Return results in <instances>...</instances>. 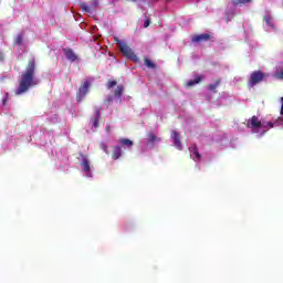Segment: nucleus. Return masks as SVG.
<instances>
[{
  "instance_id": "obj_30",
  "label": "nucleus",
  "mask_w": 283,
  "mask_h": 283,
  "mask_svg": "<svg viewBox=\"0 0 283 283\" xmlns=\"http://www.w3.org/2000/svg\"><path fill=\"white\" fill-rule=\"evenodd\" d=\"M281 103H282V106H281V114L283 116V97H281Z\"/></svg>"
},
{
  "instance_id": "obj_31",
  "label": "nucleus",
  "mask_w": 283,
  "mask_h": 283,
  "mask_svg": "<svg viewBox=\"0 0 283 283\" xmlns=\"http://www.w3.org/2000/svg\"><path fill=\"white\" fill-rule=\"evenodd\" d=\"M0 61H3V54L0 51Z\"/></svg>"
},
{
  "instance_id": "obj_14",
  "label": "nucleus",
  "mask_w": 283,
  "mask_h": 283,
  "mask_svg": "<svg viewBox=\"0 0 283 283\" xmlns=\"http://www.w3.org/2000/svg\"><path fill=\"white\" fill-rule=\"evenodd\" d=\"M98 120H101V108L95 111V118L93 119V127H98Z\"/></svg>"
},
{
  "instance_id": "obj_27",
  "label": "nucleus",
  "mask_w": 283,
  "mask_h": 283,
  "mask_svg": "<svg viewBox=\"0 0 283 283\" xmlns=\"http://www.w3.org/2000/svg\"><path fill=\"white\" fill-rule=\"evenodd\" d=\"M150 24H151V20L146 19L144 23V28H149Z\"/></svg>"
},
{
  "instance_id": "obj_8",
  "label": "nucleus",
  "mask_w": 283,
  "mask_h": 283,
  "mask_svg": "<svg viewBox=\"0 0 283 283\" xmlns=\"http://www.w3.org/2000/svg\"><path fill=\"white\" fill-rule=\"evenodd\" d=\"M80 158L82 160L81 166L83 167V171H85V174H90V171H92V168H90V161L87 160V156H85L83 153H80Z\"/></svg>"
},
{
  "instance_id": "obj_6",
  "label": "nucleus",
  "mask_w": 283,
  "mask_h": 283,
  "mask_svg": "<svg viewBox=\"0 0 283 283\" xmlns=\"http://www.w3.org/2000/svg\"><path fill=\"white\" fill-rule=\"evenodd\" d=\"M207 41H211V34L209 33H202L192 36V43H202Z\"/></svg>"
},
{
  "instance_id": "obj_20",
  "label": "nucleus",
  "mask_w": 283,
  "mask_h": 283,
  "mask_svg": "<svg viewBox=\"0 0 283 283\" xmlns=\"http://www.w3.org/2000/svg\"><path fill=\"white\" fill-rule=\"evenodd\" d=\"M264 21L266 25H269L270 28H273V18L271 15H265Z\"/></svg>"
},
{
  "instance_id": "obj_19",
  "label": "nucleus",
  "mask_w": 283,
  "mask_h": 283,
  "mask_svg": "<svg viewBox=\"0 0 283 283\" xmlns=\"http://www.w3.org/2000/svg\"><path fill=\"white\" fill-rule=\"evenodd\" d=\"M15 45H23V34L19 33L14 41Z\"/></svg>"
},
{
  "instance_id": "obj_18",
  "label": "nucleus",
  "mask_w": 283,
  "mask_h": 283,
  "mask_svg": "<svg viewBox=\"0 0 283 283\" xmlns=\"http://www.w3.org/2000/svg\"><path fill=\"white\" fill-rule=\"evenodd\" d=\"M251 0H232L233 6H244L249 3Z\"/></svg>"
},
{
  "instance_id": "obj_28",
  "label": "nucleus",
  "mask_w": 283,
  "mask_h": 283,
  "mask_svg": "<svg viewBox=\"0 0 283 283\" xmlns=\"http://www.w3.org/2000/svg\"><path fill=\"white\" fill-rule=\"evenodd\" d=\"M114 101V97L113 96H108L106 99H105V103L107 105H109V103H112Z\"/></svg>"
},
{
  "instance_id": "obj_5",
  "label": "nucleus",
  "mask_w": 283,
  "mask_h": 283,
  "mask_svg": "<svg viewBox=\"0 0 283 283\" xmlns=\"http://www.w3.org/2000/svg\"><path fill=\"white\" fill-rule=\"evenodd\" d=\"M248 127L252 129H260L261 127H265V125L260 120V118H258V116L253 115L248 119Z\"/></svg>"
},
{
  "instance_id": "obj_15",
  "label": "nucleus",
  "mask_w": 283,
  "mask_h": 283,
  "mask_svg": "<svg viewBox=\"0 0 283 283\" xmlns=\"http://www.w3.org/2000/svg\"><path fill=\"white\" fill-rule=\"evenodd\" d=\"M124 92H125V87H123V85H118L117 88L114 91V96L116 98H120Z\"/></svg>"
},
{
  "instance_id": "obj_3",
  "label": "nucleus",
  "mask_w": 283,
  "mask_h": 283,
  "mask_svg": "<svg viewBox=\"0 0 283 283\" xmlns=\"http://www.w3.org/2000/svg\"><path fill=\"white\" fill-rule=\"evenodd\" d=\"M266 78V74L262 71H254L251 73L248 87H255L259 83H262Z\"/></svg>"
},
{
  "instance_id": "obj_12",
  "label": "nucleus",
  "mask_w": 283,
  "mask_h": 283,
  "mask_svg": "<svg viewBox=\"0 0 283 283\" xmlns=\"http://www.w3.org/2000/svg\"><path fill=\"white\" fill-rule=\"evenodd\" d=\"M120 156H123V150L120 149V146H115L112 154L113 160H118Z\"/></svg>"
},
{
  "instance_id": "obj_16",
  "label": "nucleus",
  "mask_w": 283,
  "mask_h": 283,
  "mask_svg": "<svg viewBox=\"0 0 283 283\" xmlns=\"http://www.w3.org/2000/svg\"><path fill=\"white\" fill-rule=\"evenodd\" d=\"M221 80H217L216 83L209 84L208 90L209 92H217L218 87H220Z\"/></svg>"
},
{
  "instance_id": "obj_4",
  "label": "nucleus",
  "mask_w": 283,
  "mask_h": 283,
  "mask_svg": "<svg viewBox=\"0 0 283 283\" xmlns=\"http://www.w3.org/2000/svg\"><path fill=\"white\" fill-rule=\"evenodd\" d=\"M91 85H92V83L87 80L84 83H82V85L80 86V88L76 93V102L77 103L83 102L85 96H87V94L90 93V86Z\"/></svg>"
},
{
  "instance_id": "obj_23",
  "label": "nucleus",
  "mask_w": 283,
  "mask_h": 283,
  "mask_svg": "<svg viewBox=\"0 0 283 283\" xmlns=\"http://www.w3.org/2000/svg\"><path fill=\"white\" fill-rule=\"evenodd\" d=\"M81 8H82V10H84V12H92V10H90V7L85 2L81 3Z\"/></svg>"
},
{
  "instance_id": "obj_9",
  "label": "nucleus",
  "mask_w": 283,
  "mask_h": 283,
  "mask_svg": "<svg viewBox=\"0 0 283 283\" xmlns=\"http://www.w3.org/2000/svg\"><path fill=\"white\" fill-rule=\"evenodd\" d=\"M63 52L67 61H71V63H74V61H77L78 56L76 55V53H74L72 49L70 48L63 49Z\"/></svg>"
},
{
  "instance_id": "obj_17",
  "label": "nucleus",
  "mask_w": 283,
  "mask_h": 283,
  "mask_svg": "<svg viewBox=\"0 0 283 283\" xmlns=\"http://www.w3.org/2000/svg\"><path fill=\"white\" fill-rule=\"evenodd\" d=\"M144 63L146 67H149V70H156V64L151 62V60H149L148 57L144 59Z\"/></svg>"
},
{
  "instance_id": "obj_29",
  "label": "nucleus",
  "mask_w": 283,
  "mask_h": 283,
  "mask_svg": "<svg viewBox=\"0 0 283 283\" xmlns=\"http://www.w3.org/2000/svg\"><path fill=\"white\" fill-rule=\"evenodd\" d=\"M8 103V97H4L3 99H2V105H6Z\"/></svg>"
},
{
  "instance_id": "obj_22",
  "label": "nucleus",
  "mask_w": 283,
  "mask_h": 283,
  "mask_svg": "<svg viewBox=\"0 0 283 283\" xmlns=\"http://www.w3.org/2000/svg\"><path fill=\"white\" fill-rule=\"evenodd\" d=\"M118 84V82H116L115 80H109L107 82V90H112V87H116V85Z\"/></svg>"
},
{
  "instance_id": "obj_2",
  "label": "nucleus",
  "mask_w": 283,
  "mask_h": 283,
  "mask_svg": "<svg viewBox=\"0 0 283 283\" xmlns=\"http://www.w3.org/2000/svg\"><path fill=\"white\" fill-rule=\"evenodd\" d=\"M115 41L119 48V52H122L125 59H128L129 61H134V63H138V55L134 53L132 48L128 46L126 42H123L117 38H115Z\"/></svg>"
},
{
  "instance_id": "obj_13",
  "label": "nucleus",
  "mask_w": 283,
  "mask_h": 283,
  "mask_svg": "<svg viewBox=\"0 0 283 283\" xmlns=\"http://www.w3.org/2000/svg\"><path fill=\"white\" fill-rule=\"evenodd\" d=\"M119 145H122V147H134V142L127 138H122L119 139Z\"/></svg>"
},
{
  "instance_id": "obj_10",
  "label": "nucleus",
  "mask_w": 283,
  "mask_h": 283,
  "mask_svg": "<svg viewBox=\"0 0 283 283\" xmlns=\"http://www.w3.org/2000/svg\"><path fill=\"white\" fill-rule=\"evenodd\" d=\"M189 151H190V156H192V155L195 156L193 160L196 163H198V160H200V158H201L200 151H198V146L196 144L190 145Z\"/></svg>"
},
{
  "instance_id": "obj_25",
  "label": "nucleus",
  "mask_w": 283,
  "mask_h": 283,
  "mask_svg": "<svg viewBox=\"0 0 283 283\" xmlns=\"http://www.w3.org/2000/svg\"><path fill=\"white\" fill-rule=\"evenodd\" d=\"M101 149H103V151H104L105 154H109V151L107 150V144L102 143V144H101Z\"/></svg>"
},
{
  "instance_id": "obj_7",
  "label": "nucleus",
  "mask_w": 283,
  "mask_h": 283,
  "mask_svg": "<svg viewBox=\"0 0 283 283\" xmlns=\"http://www.w3.org/2000/svg\"><path fill=\"white\" fill-rule=\"evenodd\" d=\"M171 138L174 140V145L176 149H178L179 151H182V142L180 140V134H178V132L176 130H172Z\"/></svg>"
},
{
  "instance_id": "obj_24",
  "label": "nucleus",
  "mask_w": 283,
  "mask_h": 283,
  "mask_svg": "<svg viewBox=\"0 0 283 283\" xmlns=\"http://www.w3.org/2000/svg\"><path fill=\"white\" fill-rule=\"evenodd\" d=\"M275 78H279L280 81H283V70L276 72Z\"/></svg>"
},
{
  "instance_id": "obj_21",
  "label": "nucleus",
  "mask_w": 283,
  "mask_h": 283,
  "mask_svg": "<svg viewBox=\"0 0 283 283\" xmlns=\"http://www.w3.org/2000/svg\"><path fill=\"white\" fill-rule=\"evenodd\" d=\"M148 140L149 143H155L156 140H160V139L154 133H150L148 134Z\"/></svg>"
},
{
  "instance_id": "obj_32",
  "label": "nucleus",
  "mask_w": 283,
  "mask_h": 283,
  "mask_svg": "<svg viewBox=\"0 0 283 283\" xmlns=\"http://www.w3.org/2000/svg\"><path fill=\"white\" fill-rule=\"evenodd\" d=\"M132 1L136 2V0H132Z\"/></svg>"
},
{
  "instance_id": "obj_11",
  "label": "nucleus",
  "mask_w": 283,
  "mask_h": 283,
  "mask_svg": "<svg viewBox=\"0 0 283 283\" xmlns=\"http://www.w3.org/2000/svg\"><path fill=\"white\" fill-rule=\"evenodd\" d=\"M202 82V75H196L195 80H190L186 83L187 87H193V85H198V83Z\"/></svg>"
},
{
  "instance_id": "obj_26",
  "label": "nucleus",
  "mask_w": 283,
  "mask_h": 283,
  "mask_svg": "<svg viewBox=\"0 0 283 283\" xmlns=\"http://www.w3.org/2000/svg\"><path fill=\"white\" fill-rule=\"evenodd\" d=\"M264 125H265V127H263V128L269 127V129H273V127H274L273 122H269V123H266V124H264Z\"/></svg>"
},
{
  "instance_id": "obj_1",
  "label": "nucleus",
  "mask_w": 283,
  "mask_h": 283,
  "mask_svg": "<svg viewBox=\"0 0 283 283\" xmlns=\"http://www.w3.org/2000/svg\"><path fill=\"white\" fill-rule=\"evenodd\" d=\"M36 74V60H29L25 70L22 72L19 80V87L15 88V96L25 94L31 87L39 85V81L34 77Z\"/></svg>"
}]
</instances>
